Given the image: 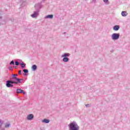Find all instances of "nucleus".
Returning a JSON list of instances; mask_svg holds the SVG:
<instances>
[{
	"label": "nucleus",
	"mask_w": 130,
	"mask_h": 130,
	"mask_svg": "<svg viewBox=\"0 0 130 130\" xmlns=\"http://www.w3.org/2000/svg\"><path fill=\"white\" fill-rule=\"evenodd\" d=\"M69 127V130H79L80 129V127L78 125V123L75 121L71 122L68 124Z\"/></svg>",
	"instance_id": "nucleus-1"
},
{
	"label": "nucleus",
	"mask_w": 130,
	"mask_h": 130,
	"mask_svg": "<svg viewBox=\"0 0 130 130\" xmlns=\"http://www.w3.org/2000/svg\"><path fill=\"white\" fill-rule=\"evenodd\" d=\"M71 55V54L69 53H64L63 54L61 55V57H63L62 61L63 62H68L69 60H70V58H69V56Z\"/></svg>",
	"instance_id": "nucleus-2"
},
{
	"label": "nucleus",
	"mask_w": 130,
	"mask_h": 130,
	"mask_svg": "<svg viewBox=\"0 0 130 130\" xmlns=\"http://www.w3.org/2000/svg\"><path fill=\"white\" fill-rule=\"evenodd\" d=\"M120 35L119 34L114 33L112 35L111 38L112 40H118Z\"/></svg>",
	"instance_id": "nucleus-3"
},
{
	"label": "nucleus",
	"mask_w": 130,
	"mask_h": 130,
	"mask_svg": "<svg viewBox=\"0 0 130 130\" xmlns=\"http://www.w3.org/2000/svg\"><path fill=\"white\" fill-rule=\"evenodd\" d=\"M39 10H36V11L34 12V13L31 15V17L32 18H37L38 16L39 15Z\"/></svg>",
	"instance_id": "nucleus-4"
},
{
	"label": "nucleus",
	"mask_w": 130,
	"mask_h": 130,
	"mask_svg": "<svg viewBox=\"0 0 130 130\" xmlns=\"http://www.w3.org/2000/svg\"><path fill=\"white\" fill-rule=\"evenodd\" d=\"M42 3V2H41V3H38V4H36L35 5V8L36 11H39L40 9H41V4Z\"/></svg>",
	"instance_id": "nucleus-5"
},
{
	"label": "nucleus",
	"mask_w": 130,
	"mask_h": 130,
	"mask_svg": "<svg viewBox=\"0 0 130 130\" xmlns=\"http://www.w3.org/2000/svg\"><path fill=\"white\" fill-rule=\"evenodd\" d=\"M15 81H15L16 84H21V83H23V82L24 81V79L17 78L15 79Z\"/></svg>",
	"instance_id": "nucleus-6"
},
{
	"label": "nucleus",
	"mask_w": 130,
	"mask_h": 130,
	"mask_svg": "<svg viewBox=\"0 0 130 130\" xmlns=\"http://www.w3.org/2000/svg\"><path fill=\"white\" fill-rule=\"evenodd\" d=\"M6 87H7V88H11L14 87V85L11 84V82H10V80H7L6 81Z\"/></svg>",
	"instance_id": "nucleus-7"
},
{
	"label": "nucleus",
	"mask_w": 130,
	"mask_h": 130,
	"mask_svg": "<svg viewBox=\"0 0 130 130\" xmlns=\"http://www.w3.org/2000/svg\"><path fill=\"white\" fill-rule=\"evenodd\" d=\"M16 93H17V94H20V93L24 94V95H25V94H26L25 91H24L23 90V89H17Z\"/></svg>",
	"instance_id": "nucleus-8"
},
{
	"label": "nucleus",
	"mask_w": 130,
	"mask_h": 130,
	"mask_svg": "<svg viewBox=\"0 0 130 130\" xmlns=\"http://www.w3.org/2000/svg\"><path fill=\"white\" fill-rule=\"evenodd\" d=\"M34 118V115L32 114H29L28 115H27V120H32Z\"/></svg>",
	"instance_id": "nucleus-9"
},
{
	"label": "nucleus",
	"mask_w": 130,
	"mask_h": 130,
	"mask_svg": "<svg viewBox=\"0 0 130 130\" xmlns=\"http://www.w3.org/2000/svg\"><path fill=\"white\" fill-rule=\"evenodd\" d=\"M21 62L19 63V64L21 66V69H25L26 68V63H24L22 60H21Z\"/></svg>",
	"instance_id": "nucleus-10"
},
{
	"label": "nucleus",
	"mask_w": 130,
	"mask_h": 130,
	"mask_svg": "<svg viewBox=\"0 0 130 130\" xmlns=\"http://www.w3.org/2000/svg\"><path fill=\"white\" fill-rule=\"evenodd\" d=\"M45 19H53V15H48L45 17Z\"/></svg>",
	"instance_id": "nucleus-11"
},
{
	"label": "nucleus",
	"mask_w": 130,
	"mask_h": 130,
	"mask_svg": "<svg viewBox=\"0 0 130 130\" xmlns=\"http://www.w3.org/2000/svg\"><path fill=\"white\" fill-rule=\"evenodd\" d=\"M119 28H120L119 25H114L113 26V30L114 31H118V30H119Z\"/></svg>",
	"instance_id": "nucleus-12"
},
{
	"label": "nucleus",
	"mask_w": 130,
	"mask_h": 130,
	"mask_svg": "<svg viewBox=\"0 0 130 130\" xmlns=\"http://www.w3.org/2000/svg\"><path fill=\"white\" fill-rule=\"evenodd\" d=\"M37 70V66L36 64H34L31 66V71L35 72Z\"/></svg>",
	"instance_id": "nucleus-13"
},
{
	"label": "nucleus",
	"mask_w": 130,
	"mask_h": 130,
	"mask_svg": "<svg viewBox=\"0 0 130 130\" xmlns=\"http://www.w3.org/2000/svg\"><path fill=\"white\" fill-rule=\"evenodd\" d=\"M23 72L24 73L23 76H27V74L29 73V71H28V69H23Z\"/></svg>",
	"instance_id": "nucleus-14"
},
{
	"label": "nucleus",
	"mask_w": 130,
	"mask_h": 130,
	"mask_svg": "<svg viewBox=\"0 0 130 130\" xmlns=\"http://www.w3.org/2000/svg\"><path fill=\"white\" fill-rule=\"evenodd\" d=\"M121 15L122 17H126L127 16V13L126 11H122Z\"/></svg>",
	"instance_id": "nucleus-15"
},
{
	"label": "nucleus",
	"mask_w": 130,
	"mask_h": 130,
	"mask_svg": "<svg viewBox=\"0 0 130 130\" xmlns=\"http://www.w3.org/2000/svg\"><path fill=\"white\" fill-rule=\"evenodd\" d=\"M42 121L44 123H49L50 120H49L48 119H44Z\"/></svg>",
	"instance_id": "nucleus-16"
},
{
	"label": "nucleus",
	"mask_w": 130,
	"mask_h": 130,
	"mask_svg": "<svg viewBox=\"0 0 130 130\" xmlns=\"http://www.w3.org/2000/svg\"><path fill=\"white\" fill-rule=\"evenodd\" d=\"M12 78L11 80H15L17 77L18 76V74H12Z\"/></svg>",
	"instance_id": "nucleus-17"
},
{
	"label": "nucleus",
	"mask_w": 130,
	"mask_h": 130,
	"mask_svg": "<svg viewBox=\"0 0 130 130\" xmlns=\"http://www.w3.org/2000/svg\"><path fill=\"white\" fill-rule=\"evenodd\" d=\"M3 124H4V121H2V120H0V128L1 130H5V128H2V126H3Z\"/></svg>",
	"instance_id": "nucleus-18"
},
{
	"label": "nucleus",
	"mask_w": 130,
	"mask_h": 130,
	"mask_svg": "<svg viewBox=\"0 0 130 130\" xmlns=\"http://www.w3.org/2000/svg\"><path fill=\"white\" fill-rule=\"evenodd\" d=\"M9 64L10 66H15V61H14V60H12L10 63Z\"/></svg>",
	"instance_id": "nucleus-19"
},
{
	"label": "nucleus",
	"mask_w": 130,
	"mask_h": 130,
	"mask_svg": "<svg viewBox=\"0 0 130 130\" xmlns=\"http://www.w3.org/2000/svg\"><path fill=\"white\" fill-rule=\"evenodd\" d=\"M9 82L10 83V84H11V85L12 84H16V81H14V80L12 79V80H9Z\"/></svg>",
	"instance_id": "nucleus-20"
},
{
	"label": "nucleus",
	"mask_w": 130,
	"mask_h": 130,
	"mask_svg": "<svg viewBox=\"0 0 130 130\" xmlns=\"http://www.w3.org/2000/svg\"><path fill=\"white\" fill-rule=\"evenodd\" d=\"M2 20H3V15H2V13H0V26L2 25Z\"/></svg>",
	"instance_id": "nucleus-21"
},
{
	"label": "nucleus",
	"mask_w": 130,
	"mask_h": 130,
	"mask_svg": "<svg viewBox=\"0 0 130 130\" xmlns=\"http://www.w3.org/2000/svg\"><path fill=\"white\" fill-rule=\"evenodd\" d=\"M10 125H11V124H10V123H9V124H5V127L6 128H8V127H10Z\"/></svg>",
	"instance_id": "nucleus-22"
},
{
	"label": "nucleus",
	"mask_w": 130,
	"mask_h": 130,
	"mask_svg": "<svg viewBox=\"0 0 130 130\" xmlns=\"http://www.w3.org/2000/svg\"><path fill=\"white\" fill-rule=\"evenodd\" d=\"M14 63L15 66H19L20 64V63H19V61H16Z\"/></svg>",
	"instance_id": "nucleus-23"
},
{
	"label": "nucleus",
	"mask_w": 130,
	"mask_h": 130,
	"mask_svg": "<svg viewBox=\"0 0 130 130\" xmlns=\"http://www.w3.org/2000/svg\"><path fill=\"white\" fill-rule=\"evenodd\" d=\"M18 75H22V70H19Z\"/></svg>",
	"instance_id": "nucleus-24"
},
{
	"label": "nucleus",
	"mask_w": 130,
	"mask_h": 130,
	"mask_svg": "<svg viewBox=\"0 0 130 130\" xmlns=\"http://www.w3.org/2000/svg\"><path fill=\"white\" fill-rule=\"evenodd\" d=\"M8 69H9V70L10 71H13V70H12V69H13V67H12V66L9 67Z\"/></svg>",
	"instance_id": "nucleus-25"
},
{
	"label": "nucleus",
	"mask_w": 130,
	"mask_h": 130,
	"mask_svg": "<svg viewBox=\"0 0 130 130\" xmlns=\"http://www.w3.org/2000/svg\"><path fill=\"white\" fill-rule=\"evenodd\" d=\"M104 3H105L106 4L108 3V0H103Z\"/></svg>",
	"instance_id": "nucleus-26"
},
{
	"label": "nucleus",
	"mask_w": 130,
	"mask_h": 130,
	"mask_svg": "<svg viewBox=\"0 0 130 130\" xmlns=\"http://www.w3.org/2000/svg\"><path fill=\"white\" fill-rule=\"evenodd\" d=\"M86 107H90V105L89 104H86L85 105Z\"/></svg>",
	"instance_id": "nucleus-27"
},
{
	"label": "nucleus",
	"mask_w": 130,
	"mask_h": 130,
	"mask_svg": "<svg viewBox=\"0 0 130 130\" xmlns=\"http://www.w3.org/2000/svg\"><path fill=\"white\" fill-rule=\"evenodd\" d=\"M92 3H96V0H92Z\"/></svg>",
	"instance_id": "nucleus-28"
},
{
	"label": "nucleus",
	"mask_w": 130,
	"mask_h": 130,
	"mask_svg": "<svg viewBox=\"0 0 130 130\" xmlns=\"http://www.w3.org/2000/svg\"><path fill=\"white\" fill-rule=\"evenodd\" d=\"M13 68H14V69H17V66H13Z\"/></svg>",
	"instance_id": "nucleus-29"
},
{
	"label": "nucleus",
	"mask_w": 130,
	"mask_h": 130,
	"mask_svg": "<svg viewBox=\"0 0 130 130\" xmlns=\"http://www.w3.org/2000/svg\"><path fill=\"white\" fill-rule=\"evenodd\" d=\"M46 0H42V2H45Z\"/></svg>",
	"instance_id": "nucleus-30"
},
{
	"label": "nucleus",
	"mask_w": 130,
	"mask_h": 130,
	"mask_svg": "<svg viewBox=\"0 0 130 130\" xmlns=\"http://www.w3.org/2000/svg\"><path fill=\"white\" fill-rule=\"evenodd\" d=\"M63 34H66V32H63Z\"/></svg>",
	"instance_id": "nucleus-31"
},
{
	"label": "nucleus",
	"mask_w": 130,
	"mask_h": 130,
	"mask_svg": "<svg viewBox=\"0 0 130 130\" xmlns=\"http://www.w3.org/2000/svg\"><path fill=\"white\" fill-rule=\"evenodd\" d=\"M85 1H87V0H85Z\"/></svg>",
	"instance_id": "nucleus-32"
}]
</instances>
